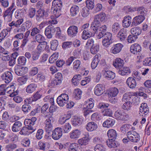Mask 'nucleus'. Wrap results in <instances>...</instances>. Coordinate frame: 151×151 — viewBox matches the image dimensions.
Returning <instances> with one entry per match:
<instances>
[{"mask_svg": "<svg viewBox=\"0 0 151 151\" xmlns=\"http://www.w3.org/2000/svg\"><path fill=\"white\" fill-rule=\"evenodd\" d=\"M23 22L22 19H20L16 21H12L9 24V25L10 27H13L15 32H24L26 29H27L31 27L32 23L30 21H27L24 23L22 24Z\"/></svg>", "mask_w": 151, "mask_h": 151, "instance_id": "1", "label": "nucleus"}, {"mask_svg": "<svg viewBox=\"0 0 151 151\" xmlns=\"http://www.w3.org/2000/svg\"><path fill=\"white\" fill-rule=\"evenodd\" d=\"M114 116L116 119L122 121H127L129 119V114L121 109H118L114 113Z\"/></svg>", "mask_w": 151, "mask_h": 151, "instance_id": "2", "label": "nucleus"}, {"mask_svg": "<svg viewBox=\"0 0 151 151\" xmlns=\"http://www.w3.org/2000/svg\"><path fill=\"white\" fill-rule=\"evenodd\" d=\"M36 120L37 118L35 117H32L31 119H26L24 121V124L25 126H28L29 128V129L32 130L33 132L36 129Z\"/></svg>", "mask_w": 151, "mask_h": 151, "instance_id": "3", "label": "nucleus"}, {"mask_svg": "<svg viewBox=\"0 0 151 151\" xmlns=\"http://www.w3.org/2000/svg\"><path fill=\"white\" fill-rule=\"evenodd\" d=\"M91 29L93 30L94 32H98L99 30L100 29V30L102 29L106 30L107 29L106 26L105 25H103L101 26L100 24V22L98 20H96L94 19L93 22L91 24V26L90 27Z\"/></svg>", "mask_w": 151, "mask_h": 151, "instance_id": "4", "label": "nucleus"}, {"mask_svg": "<svg viewBox=\"0 0 151 151\" xmlns=\"http://www.w3.org/2000/svg\"><path fill=\"white\" fill-rule=\"evenodd\" d=\"M53 122L54 118L53 117L51 116H49L44 122L45 125V130L48 133H49L52 129Z\"/></svg>", "mask_w": 151, "mask_h": 151, "instance_id": "5", "label": "nucleus"}, {"mask_svg": "<svg viewBox=\"0 0 151 151\" xmlns=\"http://www.w3.org/2000/svg\"><path fill=\"white\" fill-rule=\"evenodd\" d=\"M128 139L133 142H137L140 139L139 134L135 131L131 130L128 132L127 134Z\"/></svg>", "mask_w": 151, "mask_h": 151, "instance_id": "6", "label": "nucleus"}, {"mask_svg": "<svg viewBox=\"0 0 151 151\" xmlns=\"http://www.w3.org/2000/svg\"><path fill=\"white\" fill-rule=\"evenodd\" d=\"M112 37V35L111 33H105L102 41L103 45L106 47H108L113 42Z\"/></svg>", "mask_w": 151, "mask_h": 151, "instance_id": "7", "label": "nucleus"}, {"mask_svg": "<svg viewBox=\"0 0 151 151\" xmlns=\"http://www.w3.org/2000/svg\"><path fill=\"white\" fill-rule=\"evenodd\" d=\"M69 99L68 95L66 93H62L57 99V102L60 106H63L68 102Z\"/></svg>", "mask_w": 151, "mask_h": 151, "instance_id": "8", "label": "nucleus"}, {"mask_svg": "<svg viewBox=\"0 0 151 151\" xmlns=\"http://www.w3.org/2000/svg\"><path fill=\"white\" fill-rule=\"evenodd\" d=\"M14 4L13 3L11 6L8 8L5 12L3 17L4 19L7 22H9L11 21L12 19V14L13 11L15 9H12L14 6Z\"/></svg>", "mask_w": 151, "mask_h": 151, "instance_id": "9", "label": "nucleus"}, {"mask_svg": "<svg viewBox=\"0 0 151 151\" xmlns=\"http://www.w3.org/2000/svg\"><path fill=\"white\" fill-rule=\"evenodd\" d=\"M109 106L108 104L104 103L100 104L99 105V108L102 109V113L104 116H111L112 114L111 110L107 109Z\"/></svg>", "mask_w": 151, "mask_h": 151, "instance_id": "10", "label": "nucleus"}, {"mask_svg": "<svg viewBox=\"0 0 151 151\" xmlns=\"http://www.w3.org/2000/svg\"><path fill=\"white\" fill-rule=\"evenodd\" d=\"M62 129L61 127L55 128L52 132V136L54 140L59 139L62 136Z\"/></svg>", "mask_w": 151, "mask_h": 151, "instance_id": "11", "label": "nucleus"}, {"mask_svg": "<svg viewBox=\"0 0 151 151\" xmlns=\"http://www.w3.org/2000/svg\"><path fill=\"white\" fill-rule=\"evenodd\" d=\"M145 17L138 15L134 17L132 20V27L136 26L141 24L145 19Z\"/></svg>", "mask_w": 151, "mask_h": 151, "instance_id": "12", "label": "nucleus"}, {"mask_svg": "<svg viewBox=\"0 0 151 151\" xmlns=\"http://www.w3.org/2000/svg\"><path fill=\"white\" fill-rule=\"evenodd\" d=\"M78 32V27L73 25L70 26L68 28L67 33L69 36L73 37L76 36Z\"/></svg>", "mask_w": 151, "mask_h": 151, "instance_id": "13", "label": "nucleus"}, {"mask_svg": "<svg viewBox=\"0 0 151 151\" xmlns=\"http://www.w3.org/2000/svg\"><path fill=\"white\" fill-rule=\"evenodd\" d=\"M119 92L118 89L116 88H112L111 89L108 93V96L109 99V101H111V98H112V99H114V100L112 101V102L114 101L115 102L117 99L114 97L116 96Z\"/></svg>", "mask_w": 151, "mask_h": 151, "instance_id": "14", "label": "nucleus"}, {"mask_svg": "<svg viewBox=\"0 0 151 151\" xmlns=\"http://www.w3.org/2000/svg\"><path fill=\"white\" fill-rule=\"evenodd\" d=\"M2 80L6 83L10 82L13 79V76L11 73L9 71L5 72L1 76Z\"/></svg>", "mask_w": 151, "mask_h": 151, "instance_id": "15", "label": "nucleus"}, {"mask_svg": "<svg viewBox=\"0 0 151 151\" xmlns=\"http://www.w3.org/2000/svg\"><path fill=\"white\" fill-rule=\"evenodd\" d=\"M104 91V87L101 84H97L94 88V94L97 96L101 95Z\"/></svg>", "mask_w": 151, "mask_h": 151, "instance_id": "16", "label": "nucleus"}, {"mask_svg": "<svg viewBox=\"0 0 151 151\" xmlns=\"http://www.w3.org/2000/svg\"><path fill=\"white\" fill-rule=\"evenodd\" d=\"M14 72L18 76H21L26 73L28 70V68L27 67H15Z\"/></svg>", "mask_w": 151, "mask_h": 151, "instance_id": "17", "label": "nucleus"}, {"mask_svg": "<svg viewBox=\"0 0 151 151\" xmlns=\"http://www.w3.org/2000/svg\"><path fill=\"white\" fill-rule=\"evenodd\" d=\"M127 31L126 28H122L120 30L117 34L119 39L121 41H123L127 37Z\"/></svg>", "mask_w": 151, "mask_h": 151, "instance_id": "18", "label": "nucleus"}, {"mask_svg": "<svg viewBox=\"0 0 151 151\" xmlns=\"http://www.w3.org/2000/svg\"><path fill=\"white\" fill-rule=\"evenodd\" d=\"M102 73L103 76L108 80H112L115 76V73L110 70H103Z\"/></svg>", "mask_w": 151, "mask_h": 151, "instance_id": "19", "label": "nucleus"}, {"mask_svg": "<svg viewBox=\"0 0 151 151\" xmlns=\"http://www.w3.org/2000/svg\"><path fill=\"white\" fill-rule=\"evenodd\" d=\"M48 14L47 11H45L43 9H40L37 12L36 15V19L37 20H40L41 18H43L44 16L47 17Z\"/></svg>", "mask_w": 151, "mask_h": 151, "instance_id": "20", "label": "nucleus"}, {"mask_svg": "<svg viewBox=\"0 0 151 151\" xmlns=\"http://www.w3.org/2000/svg\"><path fill=\"white\" fill-rule=\"evenodd\" d=\"M123 47V45L121 43L114 45L111 48V52L114 54H117L121 51Z\"/></svg>", "mask_w": 151, "mask_h": 151, "instance_id": "21", "label": "nucleus"}, {"mask_svg": "<svg viewBox=\"0 0 151 151\" xmlns=\"http://www.w3.org/2000/svg\"><path fill=\"white\" fill-rule=\"evenodd\" d=\"M115 121V119H114L109 118L103 123V126L107 128L112 127L114 125Z\"/></svg>", "mask_w": 151, "mask_h": 151, "instance_id": "22", "label": "nucleus"}, {"mask_svg": "<svg viewBox=\"0 0 151 151\" xmlns=\"http://www.w3.org/2000/svg\"><path fill=\"white\" fill-rule=\"evenodd\" d=\"M149 109L148 107L147 104L146 103H142L141 104L139 108V113L144 114V116L146 115L149 112Z\"/></svg>", "mask_w": 151, "mask_h": 151, "instance_id": "23", "label": "nucleus"}, {"mask_svg": "<svg viewBox=\"0 0 151 151\" xmlns=\"http://www.w3.org/2000/svg\"><path fill=\"white\" fill-rule=\"evenodd\" d=\"M126 83L128 86L131 88H135L137 85L135 80L132 77L128 78L127 80Z\"/></svg>", "mask_w": 151, "mask_h": 151, "instance_id": "24", "label": "nucleus"}, {"mask_svg": "<svg viewBox=\"0 0 151 151\" xmlns=\"http://www.w3.org/2000/svg\"><path fill=\"white\" fill-rule=\"evenodd\" d=\"M22 123L20 121H17L14 122L12 127V129L14 132H17L20 131L22 128Z\"/></svg>", "mask_w": 151, "mask_h": 151, "instance_id": "25", "label": "nucleus"}, {"mask_svg": "<svg viewBox=\"0 0 151 151\" xmlns=\"http://www.w3.org/2000/svg\"><path fill=\"white\" fill-rule=\"evenodd\" d=\"M8 28V29H3L0 33V43L6 37L8 34V32H10L13 27Z\"/></svg>", "mask_w": 151, "mask_h": 151, "instance_id": "26", "label": "nucleus"}, {"mask_svg": "<svg viewBox=\"0 0 151 151\" xmlns=\"http://www.w3.org/2000/svg\"><path fill=\"white\" fill-rule=\"evenodd\" d=\"M35 40L38 43H42L44 45L47 44V42L45 41V39L44 36L40 34H38L35 36Z\"/></svg>", "mask_w": 151, "mask_h": 151, "instance_id": "27", "label": "nucleus"}, {"mask_svg": "<svg viewBox=\"0 0 151 151\" xmlns=\"http://www.w3.org/2000/svg\"><path fill=\"white\" fill-rule=\"evenodd\" d=\"M132 18L130 16H126L124 17L122 21V25L124 27H128L132 24Z\"/></svg>", "mask_w": 151, "mask_h": 151, "instance_id": "28", "label": "nucleus"}, {"mask_svg": "<svg viewBox=\"0 0 151 151\" xmlns=\"http://www.w3.org/2000/svg\"><path fill=\"white\" fill-rule=\"evenodd\" d=\"M107 135L109 139L110 140H115L117 136V134L116 131L114 129H111L108 130Z\"/></svg>", "mask_w": 151, "mask_h": 151, "instance_id": "29", "label": "nucleus"}, {"mask_svg": "<svg viewBox=\"0 0 151 151\" xmlns=\"http://www.w3.org/2000/svg\"><path fill=\"white\" fill-rule=\"evenodd\" d=\"M118 73L122 76L127 75L130 73V70L129 68L127 67H122L119 68Z\"/></svg>", "mask_w": 151, "mask_h": 151, "instance_id": "30", "label": "nucleus"}, {"mask_svg": "<svg viewBox=\"0 0 151 151\" xmlns=\"http://www.w3.org/2000/svg\"><path fill=\"white\" fill-rule=\"evenodd\" d=\"M69 151H81L82 148L80 145L76 143L71 144L69 147Z\"/></svg>", "mask_w": 151, "mask_h": 151, "instance_id": "31", "label": "nucleus"}, {"mask_svg": "<svg viewBox=\"0 0 151 151\" xmlns=\"http://www.w3.org/2000/svg\"><path fill=\"white\" fill-rule=\"evenodd\" d=\"M54 28L53 27H51L50 26H48L45 29V33L47 37L50 39L52 37V33L54 32V30L53 28Z\"/></svg>", "mask_w": 151, "mask_h": 151, "instance_id": "32", "label": "nucleus"}, {"mask_svg": "<svg viewBox=\"0 0 151 151\" xmlns=\"http://www.w3.org/2000/svg\"><path fill=\"white\" fill-rule=\"evenodd\" d=\"M101 59V56L99 55H96L94 57L93 60L91 63V67L93 69H94L97 67Z\"/></svg>", "mask_w": 151, "mask_h": 151, "instance_id": "33", "label": "nucleus"}, {"mask_svg": "<svg viewBox=\"0 0 151 151\" xmlns=\"http://www.w3.org/2000/svg\"><path fill=\"white\" fill-rule=\"evenodd\" d=\"M89 137V135L88 134L85 135L84 137L78 140V143L79 145H87L88 144V142L90 140Z\"/></svg>", "mask_w": 151, "mask_h": 151, "instance_id": "34", "label": "nucleus"}, {"mask_svg": "<svg viewBox=\"0 0 151 151\" xmlns=\"http://www.w3.org/2000/svg\"><path fill=\"white\" fill-rule=\"evenodd\" d=\"M73 125L74 126H78L80 125L83 122L82 118L77 116H74L72 119L71 121Z\"/></svg>", "mask_w": 151, "mask_h": 151, "instance_id": "35", "label": "nucleus"}, {"mask_svg": "<svg viewBox=\"0 0 151 151\" xmlns=\"http://www.w3.org/2000/svg\"><path fill=\"white\" fill-rule=\"evenodd\" d=\"M97 128V124L93 122H91L88 123L86 127L87 130L89 131H92L95 130Z\"/></svg>", "mask_w": 151, "mask_h": 151, "instance_id": "36", "label": "nucleus"}, {"mask_svg": "<svg viewBox=\"0 0 151 151\" xmlns=\"http://www.w3.org/2000/svg\"><path fill=\"white\" fill-rule=\"evenodd\" d=\"M81 79V76L80 74L75 75L72 79V84L74 86H78L80 83V81Z\"/></svg>", "mask_w": 151, "mask_h": 151, "instance_id": "37", "label": "nucleus"}, {"mask_svg": "<svg viewBox=\"0 0 151 151\" xmlns=\"http://www.w3.org/2000/svg\"><path fill=\"white\" fill-rule=\"evenodd\" d=\"M131 34L136 37L140 35L142 33V29L138 27L132 28L130 30Z\"/></svg>", "mask_w": 151, "mask_h": 151, "instance_id": "38", "label": "nucleus"}, {"mask_svg": "<svg viewBox=\"0 0 151 151\" xmlns=\"http://www.w3.org/2000/svg\"><path fill=\"white\" fill-rule=\"evenodd\" d=\"M62 7L56 6H52L51 10L56 17H58L61 15V9Z\"/></svg>", "mask_w": 151, "mask_h": 151, "instance_id": "39", "label": "nucleus"}, {"mask_svg": "<svg viewBox=\"0 0 151 151\" xmlns=\"http://www.w3.org/2000/svg\"><path fill=\"white\" fill-rule=\"evenodd\" d=\"M123 60L120 58H116L114 63V66L116 68H120L123 65Z\"/></svg>", "mask_w": 151, "mask_h": 151, "instance_id": "40", "label": "nucleus"}, {"mask_svg": "<svg viewBox=\"0 0 151 151\" xmlns=\"http://www.w3.org/2000/svg\"><path fill=\"white\" fill-rule=\"evenodd\" d=\"M137 11L139 16H142L144 17L147 14V9L143 6L139 7L137 8Z\"/></svg>", "mask_w": 151, "mask_h": 151, "instance_id": "41", "label": "nucleus"}, {"mask_svg": "<svg viewBox=\"0 0 151 151\" xmlns=\"http://www.w3.org/2000/svg\"><path fill=\"white\" fill-rule=\"evenodd\" d=\"M81 134V131L78 129L73 130L70 133V137L71 139H76L78 138Z\"/></svg>", "mask_w": 151, "mask_h": 151, "instance_id": "42", "label": "nucleus"}, {"mask_svg": "<svg viewBox=\"0 0 151 151\" xmlns=\"http://www.w3.org/2000/svg\"><path fill=\"white\" fill-rule=\"evenodd\" d=\"M37 87V85L35 83H32L28 85L27 87L26 92L29 93H32L34 92Z\"/></svg>", "mask_w": 151, "mask_h": 151, "instance_id": "43", "label": "nucleus"}, {"mask_svg": "<svg viewBox=\"0 0 151 151\" xmlns=\"http://www.w3.org/2000/svg\"><path fill=\"white\" fill-rule=\"evenodd\" d=\"M70 15L73 16H74L77 15L79 12L78 6L76 5L72 6L70 9Z\"/></svg>", "mask_w": 151, "mask_h": 151, "instance_id": "44", "label": "nucleus"}, {"mask_svg": "<svg viewBox=\"0 0 151 151\" xmlns=\"http://www.w3.org/2000/svg\"><path fill=\"white\" fill-rule=\"evenodd\" d=\"M92 35V33L88 30H84L83 31L82 35V38L83 39L86 40L90 37Z\"/></svg>", "mask_w": 151, "mask_h": 151, "instance_id": "45", "label": "nucleus"}, {"mask_svg": "<svg viewBox=\"0 0 151 151\" xmlns=\"http://www.w3.org/2000/svg\"><path fill=\"white\" fill-rule=\"evenodd\" d=\"M132 107V103L129 101H127L123 104L122 107L123 109L128 111L131 110Z\"/></svg>", "mask_w": 151, "mask_h": 151, "instance_id": "46", "label": "nucleus"}, {"mask_svg": "<svg viewBox=\"0 0 151 151\" xmlns=\"http://www.w3.org/2000/svg\"><path fill=\"white\" fill-rule=\"evenodd\" d=\"M106 18V15L105 13L102 12L96 15L94 19L96 20H98L99 21L101 22L104 21Z\"/></svg>", "mask_w": 151, "mask_h": 151, "instance_id": "47", "label": "nucleus"}, {"mask_svg": "<svg viewBox=\"0 0 151 151\" xmlns=\"http://www.w3.org/2000/svg\"><path fill=\"white\" fill-rule=\"evenodd\" d=\"M82 91L79 88L76 89L74 92V98L76 100H79L81 97Z\"/></svg>", "mask_w": 151, "mask_h": 151, "instance_id": "48", "label": "nucleus"}, {"mask_svg": "<svg viewBox=\"0 0 151 151\" xmlns=\"http://www.w3.org/2000/svg\"><path fill=\"white\" fill-rule=\"evenodd\" d=\"M32 109L31 106L29 104H26L23 105L22 107V110L24 113L27 114Z\"/></svg>", "mask_w": 151, "mask_h": 151, "instance_id": "49", "label": "nucleus"}, {"mask_svg": "<svg viewBox=\"0 0 151 151\" xmlns=\"http://www.w3.org/2000/svg\"><path fill=\"white\" fill-rule=\"evenodd\" d=\"M99 50V45L98 44H95L90 48L91 52L93 54H96Z\"/></svg>", "mask_w": 151, "mask_h": 151, "instance_id": "50", "label": "nucleus"}, {"mask_svg": "<svg viewBox=\"0 0 151 151\" xmlns=\"http://www.w3.org/2000/svg\"><path fill=\"white\" fill-rule=\"evenodd\" d=\"M46 76L44 73H39L36 76V80L40 82H43L45 80Z\"/></svg>", "mask_w": 151, "mask_h": 151, "instance_id": "51", "label": "nucleus"}, {"mask_svg": "<svg viewBox=\"0 0 151 151\" xmlns=\"http://www.w3.org/2000/svg\"><path fill=\"white\" fill-rule=\"evenodd\" d=\"M27 0H16V4L19 7H24L27 4Z\"/></svg>", "mask_w": 151, "mask_h": 151, "instance_id": "52", "label": "nucleus"}, {"mask_svg": "<svg viewBox=\"0 0 151 151\" xmlns=\"http://www.w3.org/2000/svg\"><path fill=\"white\" fill-rule=\"evenodd\" d=\"M50 48L52 50H55L58 45V42L56 40H52L50 42Z\"/></svg>", "mask_w": 151, "mask_h": 151, "instance_id": "53", "label": "nucleus"}, {"mask_svg": "<svg viewBox=\"0 0 151 151\" xmlns=\"http://www.w3.org/2000/svg\"><path fill=\"white\" fill-rule=\"evenodd\" d=\"M38 145L40 149L47 150V149L48 148L49 146V144L47 142L44 143L40 141L38 143Z\"/></svg>", "mask_w": 151, "mask_h": 151, "instance_id": "54", "label": "nucleus"}, {"mask_svg": "<svg viewBox=\"0 0 151 151\" xmlns=\"http://www.w3.org/2000/svg\"><path fill=\"white\" fill-rule=\"evenodd\" d=\"M28 79L27 76L25 75L19 77L17 79V81L21 85H23L26 83Z\"/></svg>", "mask_w": 151, "mask_h": 151, "instance_id": "55", "label": "nucleus"}, {"mask_svg": "<svg viewBox=\"0 0 151 151\" xmlns=\"http://www.w3.org/2000/svg\"><path fill=\"white\" fill-rule=\"evenodd\" d=\"M106 143L107 146L111 148L115 147L117 146L115 140H110V139H108L107 140Z\"/></svg>", "mask_w": 151, "mask_h": 151, "instance_id": "56", "label": "nucleus"}, {"mask_svg": "<svg viewBox=\"0 0 151 151\" xmlns=\"http://www.w3.org/2000/svg\"><path fill=\"white\" fill-rule=\"evenodd\" d=\"M86 6L89 9H92L94 6V0H87L86 2Z\"/></svg>", "mask_w": 151, "mask_h": 151, "instance_id": "57", "label": "nucleus"}, {"mask_svg": "<svg viewBox=\"0 0 151 151\" xmlns=\"http://www.w3.org/2000/svg\"><path fill=\"white\" fill-rule=\"evenodd\" d=\"M62 127L65 133H68L70 131L71 129V125L69 123H66Z\"/></svg>", "mask_w": 151, "mask_h": 151, "instance_id": "58", "label": "nucleus"}, {"mask_svg": "<svg viewBox=\"0 0 151 151\" xmlns=\"http://www.w3.org/2000/svg\"><path fill=\"white\" fill-rule=\"evenodd\" d=\"M58 54L53 53L49 58V62L50 63H53L56 61L58 58Z\"/></svg>", "mask_w": 151, "mask_h": 151, "instance_id": "59", "label": "nucleus"}, {"mask_svg": "<svg viewBox=\"0 0 151 151\" xmlns=\"http://www.w3.org/2000/svg\"><path fill=\"white\" fill-rule=\"evenodd\" d=\"M73 45L72 42H65L62 44V47L64 49H66L72 47Z\"/></svg>", "mask_w": 151, "mask_h": 151, "instance_id": "60", "label": "nucleus"}, {"mask_svg": "<svg viewBox=\"0 0 151 151\" xmlns=\"http://www.w3.org/2000/svg\"><path fill=\"white\" fill-rule=\"evenodd\" d=\"M89 9L86 7L83 8L82 10L81 14L83 17H86L89 14Z\"/></svg>", "mask_w": 151, "mask_h": 151, "instance_id": "61", "label": "nucleus"}, {"mask_svg": "<svg viewBox=\"0 0 151 151\" xmlns=\"http://www.w3.org/2000/svg\"><path fill=\"white\" fill-rule=\"evenodd\" d=\"M112 32L114 33H116L120 28V25L118 23H114L112 26Z\"/></svg>", "mask_w": 151, "mask_h": 151, "instance_id": "62", "label": "nucleus"}, {"mask_svg": "<svg viewBox=\"0 0 151 151\" xmlns=\"http://www.w3.org/2000/svg\"><path fill=\"white\" fill-rule=\"evenodd\" d=\"M31 31L30 35L32 37H34L35 35H36L38 34H40L41 32L40 30L36 27L32 28L31 30Z\"/></svg>", "mask_w": 151, "mask_h": 151, "instance_id": "63", "label": "nucleus"}, {"mask_svg": "<svg viewBox=\"0 0 151 151\" xmlns=\"http://www.w3.org/2000/svg\"><path fill=\"white\" fill-rule=\"evenodd\" d=\"M94 150L95 151H105V148L102 145L98 144L95 146Z\"/></svg>", "mask_w": 151, "mask_h": 151, "instance_id": "64", "label": "nucleus"}]
</instances>
